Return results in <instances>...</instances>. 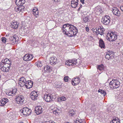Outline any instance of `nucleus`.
Returning a JSON list of instances; mask_svg holds the SVG:
<instances>
[{"instance_id": "1", "label": "nucleus", "mask_w": 123, "mask_h": 123, "mask_svg": "<svg viewBox=\"0 0 123 123\" xmlns=\"http://www.w3.org/2000/svg\"><path fill=\"white\" fill-rule=\"evenodd\" d=\"M62 30L64 34L70 37L76 35L78 32L75 27L73 25L68 24L63 25Z\"/></svg>"}, {"instance_id": "2", "label": "nucleus", "mask_w": 123, "mask_h": 123, "mask_svg": "<svg viewBox=\"0 0 123 123\" xmlns=\"http://www.w3.org/2000/svg\"><path fill=\"white\" fill-rule=\"evenodd\" d=\"M10 62L8 59H6L2 60L0 64V69L3 72H8L10 68Z\"/></svg>"}, {"instance_id": "3", "label": "nucleus", "mask_w": 123, "mask_h": 123, "mask_svg": "<svg viewBox=\"0 0 123 123\" xmlns=\"http://www.w3.org/2000/svg\"><path fill=\"white\" fill-rule=\"evenodd\" d=\"M15 3L17 5H19V6H16L15 8V11L20 12L24 11L25 8L24 6L22 5L25 3V0H15Z\"/></svg>"}, {"instance_id": "4", "label": "nucleus", "mask_w": 123, "mask_h": 123, "mask_svg": "<svg viewBox=\"0 0 123 123\" xmlns=\"http://www.w3.org/2000/svg\"><path fill=\"white\" fill-rule=\"evenodd\" d=\"M81 63L80 59L75 60L73 59L72 60H68L65 62V65L70 66V65L74 66L76 65L78 66Z\"/></svg>"}, {"instance_id": "5", "label": "nucleus", "mask_w": 123, "mask_h": 123, "mask_svg": "<svg viewBox=\"0 0 123 123\" xmlns=\"http://www.w3.org/2000/svg\"><path fill=\"white\" fill-rule=\"evenodd\" d=\"M120 82L117 80L113 79L110 82L109 86L110 88L112 89H115L118 87L120 85Z\"/></svg>"}, {"instance_id": "6", "label": "nucleus", "mask_w": 123, "mask_h": 123, "mask_svg": "<svg viewBox=\"0 0 123 123\" xmlns=\"http://www.w3.org/2000/svg\"><path fill=\"white\" fill-rule=\"evenodd\" d=\"M107 37L110 41H113L116 39L117 35L115 32H111L107 34Z\"/></svg>"}, {"instance_id": "7", "label": "nucleus", "mask_w": 123, "mask_h": 123, "mask_svg": "<svg viewBox=\"0 0 123 123\" xmlns=\"http://www.w3.org/2000/svg\"><path fill=\"white\" fill-rule=\"evenodd\" d=\"M22 114H23L25 115H29L31 113V111L29 108L27 107H24L20 111Z\"/></svg>"}, {"instance_id": "8", "label": "nucleus", "mask_w": 123, "mask_h": 123, "mask_svg": "<svg viewBox=\"0 0 123 123\" xmlns=\"http://www.w3.org/2000/svg\"><path fill=\"white\" fill-rule=\"evenodd\" d=\"M44 99L47 102L51 101L53 99V95L51 94H44Z\"/></svg>"}, {"instance_id": "9", "label": "nucleus", "mask_w": 123, "mask_h": 123, "mask_svg": "<svg viewBox=\"0 0 123 123\" xmlns=\"http://www.w3.org/2000/svg\"><path fill=\"white\" fill-rule=\"evenodd\" d=\"M16 99V103L19 105L22 104L24 101V98L22 95L17 96Z\"/></svg>"}, {"instance_id": "10", "label": "nucleus", "mask_w": 123, "mask_h": 123, "mask_svg": "<svg viewBox=\"0 0 123 123\" xmlns=\"http://www.w3.org/2000/svg\"><path fill=\"white\" fill-rule=\"evenodd\" d=\"M111 18L108 15H105L103 18V22L105 25H108L110 21Z\"/></svg>"}, {"instance_id": "11", "label": "nucleus", "mask_w": 123, "mask_h": 123, "mask_svg": "<svg viewBox=\"0 0 123 123\" xmlns=\"http://www.w3.org/2000/svg\"><path fill=\"white\" fill-rule=\"evenodd\" d=\"M26 81L25 78L22 77L19 80V85L20 87H23L25 86Z\"/></svg>"}, {"instance_id": "12", "label": "nucleus", "mask_w": 123, "mask_h": 123, "mask_svg": "<svg viewBox=\"0 0 123 123\" xmlns=\"http://www.w3.org/2000/svg\"><path fill=\"white\" fill-rule=\"evenodd\" d=\"M33 56L31 54H27L25 55L23 57V60L26 61H28L31 60L33 58Z\"/></svg>"}, {"instance_id": "13", "label": "nucleus", "mask_w": 123, "mask_h": 123, "mask_svg": "<svg viewBox=\"0 0 123 123\" xmlns=\"http://www.w3.org/2000/svg\"><path fill=\"white\" fill-rule=\"evenodd\" d=\"M112 12L113 13L117 16H120L121 15L120 12L118 9L116 7H113L112 8Z\"/></svg>"}, {"instance_id": "14", "label": "nucleus", "mask_w": 123, "mask_h": 123, "mask_svg": "<svg viewBox=\"0 0 123 123\" xmlns=\"http://www.w3.org/2000/svg\"><path fill=\"white\" fill-rule=\"evenodd\" d=\"M37 92L34 91L30 93V97L31 99L34 100H36L38 97Z\"/></svg>"}, {"instance_id": "15", "label": "nucleus", "mask_w": 123, "mask_h": 123, "mask_svg": "<svg viewBox=\"0 0 123 123\" xmlns=\"http://www.w3.org/2000/svg\"><path fill=\"white\" fill-rule=\"evenodd\" d=\"M51 109L52 111V112L56 115H59L61 112V110L58 109L57 107H55L54 108L53 107H51Z\"/></svg>"}, {"instance_id": "16", "label": "nucleus", "mask_w": 123, "mask_h": 123, "mask_svg": "<svg viewBox=\"0 0 123 123\" xmlns=\"http://www.w3.org/2000/svg\"><path fill=\"white\" fill-rule=\"evenodd\" d=\"M80 82V79L79 78L73 79L71 80V83L73 86H75L79 84Z\"/></svg>"}, {"instance_id": "17", "label": "nucleus", "mask_w": 123, "mask_h": 123, "mask_svg": "<svg viewBox=\"0 0 123 123\" xmlns=\"http://www.w3.org/2000/svg\"><path fill=\"white\" fill-rule=\"evenodd\" d=\"M35 112L37 115L41 113L42 112V108L41 106H37L35 107Z\"/></svg>"}, {"instance_id": "18", "label": "nucleus", "mask_w": 123, "mask_h": 123, "mask_svg": "<svg viewBox=\"0 0 123 123\" xmlns=\"http://www.w3.org/2000/svg\"><path fill=\"white\" fill-rule=\"evenodd\" d=\"M50 63L51 64H55L57 63V59L56 57H51L49 60Z\"/></svg>"}, {"instance_id": "19", "label": "nucleus", "mask_w": 123, "mask_h": 123, "mask_svg": "<svg viewBox=\"0 0 123 123\" xmlns=\"http://www.w3.org/2000/svg\"><path fill=\"white\" fill-rule=\"evenodd\" d=\"M33 84V81L31 80L27 81L25 86L27 89H30L32 87Z\"/></svg>"}, {"instance_id": "20", "label": "nucleus", "mask_w": 123, "mask_h": 123, "mask_svg": "<svg viewBox=\"0 0 123 123\" xmlns=\"http://www.w3.org/2000/svg\"><path fill=\"white\" fill-rule=\"evenodd\" d=\"M17 91V89L16 88H14L12 90L9 92H7L6 93L7 95L10 96H13L14 95Z\"/></svg>"}, {"instance_id": "21", "label": "nucleus", "mask_w": 123, "mask_h": 123, "mask_svg": "<svg viewBox=\"0 0 123 123\" xmlns=\"http://www.w3.org/2000/svg\"><path fill=\"white\" fill-rule=\"evenodd\" d=\"M94 30L97 33H98L101 35L102 32L104 31V28H101V27H99L95 29Z\"/></svg>"}, {"instance_id": "22", "label": "nucleus", "mask_w": 123, "mask_h": 123, "mask_svg": "<svg viewBox=\"0 0 123 123\" xmlns=\"http://www.w3.org/2000/svg\"><path fill=\"white\" fill-rule=\"evenodd\" d=\"M8 101V99L7 98H3L0 101V106H3Z\"/></svg>"}, {"instance_id": "23", "label": "nucleus", "mask_w": 123, "mask_h": 123, "mask_svg": "<svg viewBox=\"0 0 123 123\" xmlns=\"http://www.w3.org/2000/svg\"><path fill=\"white\" fill-rule=\"evenodd\" d=\"M33 14L36 18L38 16V8L36 7H34L33 10Z\"/></svg>"}, {"instance_id": "24", "label": "nucleus", "mask_w": 123, "mask_h": 123, "mask_svg": "<svg viewBox=\"0 0 123 123\" xmlns=\"http://www.w3.org/2000/svg\"><path fill=\"white\" fill-rule=\"evenodd\" d=\"M78 0H72L71 2V6L73 8H75L78 4Z\"/></svg>"}, {"instance_id": "25", "label": "nucleus", "mask_w": 123, "mask_h": 123, "mask_svg": "<svg viewBox=\"0 0 123 123\" xmlns=\"http://www.w3.org/2000/svg\"><path fill=\"white\" fill-rule=\"evenodd\" d=\"M18 23L17 22L13 21L11 25V27L13 28L16 29L17 28Z\"/></svg>"}, {"instance_id": "26", "label": "nucleus", "mask_w": 123, "mask_h": 123, "mask_svg": "<svg viewBox=\"0 0 123 123\" xmlns=\"http://www.w3.org/2000/svg\"><path fill=\"white\" fill-rule=\"evenodd\" d=\"M18 37L16 35H14L13 36L11 37L10 39H11V42H12L13 43H14L17 41L18 39Z\"/></svg>"}, {"instance_id": "27", "label": "nucleus", "mask_w": 123, "mask_h": 123, "mask_svg": "<svg viewBox=\"0 0 123 123\" xmlns=\"http://www.w3.org/2000/svg\"><path fill=\"white\" fill-rule=\"evenodd\" d=\"M95 12H97V14L101 13L102 12L101 9L99 6H98L95 8Z\"/></svg>"}, {"instance_id": "28", "label": "nucleus", "mask_w": 123, "mask_h": 123, "mask_svg": "<svg viewBox=\"0 0 123 123\" xmlns=\"http://www.w3.org/2000/svg\"><path fill=\"white\" fill-rule=\"evenodd\" d=\"M110 123H120V120L117 117L114 118L110 122Z\"/></svg>"}, {"instance_id": "29", "label": "nucleus", "mask_w": 123, "mask_h": 123, "mask_svg": "<svg viewBox=\"0 0 123 123\" xmlns=\"http://www.w3.org/2000/svg\"><path fill=\"white\" fill-rule=\"evenodd\" d=\"M99 45L101 48H105V43L102 39H100L99 40Z\"/></svg>"}, {"instance_id": "30", "label": "nucleus", "mask_w": 123, "mask_h": 123, "mask_svg": "<svg viewBox=\"0 0 123 123\" xmlns=\"http://www.w3.org/2000/svg\"><path fill=\"white\" fill-rule=\"evenodd\" d=\"M111 52H108L106 53V55H105V58L109 60L111 58V56H112V54H111Z\"/></svg>"}, {"instance_id": "31", "label": "nucleus", "mask_w": 123, "mask_h": 123, "mask_svg": "<svg viewBox=\"0 0 123 123\" xmlns=\"http://www.w3.org/2000/svg\"><path fill=\"white\" fill-rule=\"evenodd\" d=\"M97 69L100 71H102L104 70L105 68L104 65L103 64H101L98 66Z\"/></svg>"}, {"instance_id": "32", "label": "nucleus", "mask_w": 123, "mask_h": 123, "mask_svg": "<svg viewBox=\"0 0 123 123\" xmlns=\"http://www.w3.org/2000/svg\"><path fill=\"white\" fill-rule=\"evenodd\" d=\"M98 92L100 93L103 95V96H105L106 94V92L105 91L99 89Z\"/></svg>"}, {"instance_id": "33", "label": "nucleus", "mask_w": 123, "mask_h": 123, "mask_svg": "<svg viewBox=\"0 0 123 123\" xmlns=\"http://www.w3.org/2000/svg\"><path fill=\"white\" fill-rule=\"evenodd\" d=\"M74 123H83V122L81 119L77 118L74 120Z\"/></svg>"}, {"instance_id": "34", "label": "nucleus", "mask_w": 123, "mask_h": 123, "mask_svg": "<svg viewBox=\"0 0 123 123\" xmlns=\"http://www.w3.org/2000/svg\"><path fill=\"white\" fill-rule=\"evenodd\" d=\"M35 64L38 67H41L42 66V64L40 61H37Z\"/></svg>"}, {"instance_id": "35", "label": "nucleus", "mask_w": 123, "mask_h": 123, "mask_svg": "<svg viewBox=\"0 0 123 123\" xmlns=\"http://www.w3.org/2000/svg\"><path fill=\"white\" fill-rule=\"evenodd\" d=\"M44 69L45 71H50V67L48 66H47L44 68Z\"/></svg>"}, {"instance_id": "36", "label": "nucleus", "mask_w": 123, "mask_h": 123, "mask_svg": "<svg viewBox=\"0 0 123 123\" xmlns=\"http://www.w3.org/2000/svg\"><path fill=\"white\" fill-rule=\"evenodd\" d=\"M69 115L70 116H72L75 114V112L73 110H71L69 111Z\"/></svg>"}, {"instance_id": "37", "label": "nucleus", "mask_w": 123, "mask_h": 123, "mask_svg": "<svg viewBox=\"0 0 123 123\" xmlns=\"http://www.w3.org/2000/svg\"><path fill=\"white\" fill-rule=\"evenodd\" d=\"M61 1V0H52L53 2L54 3L57 4L59 3Z\"/></svg>"}, {"instance_id": "38", "label": "nucleus", "mask_w": 123, "mask_h": 123, "mask_svg": "<svg viewBox=\"0 0 123 123\" xmlns=\"http://www.w3.org/2000/svg\"><path fill=\"white\" fill-rule=\"evenodd\" d=\"M69 78L68 76H66L64 78V80L65 82H67L68 81Z\"/></svg>"}, {"instance_id": "39", "label": "nucleus", "mask_w": 123, "mask_h": 123, "mask_svg": "<svg viewBox=\"0 0 123 123\" xmlns=\"http://www.w3.org/2000/svg\"><path fill=\"white\" fill-rule=\"evenodd\" d=\"M83 22L85 23L87 22L88 21V18L87 17H86L83 18Z\"/></svg>"}, {"instance_id": "40", "label": "nucleus", "mask_w": 123, "mask_h": 123, "mask_svg": "<svg viewBox=\"0 0 123 123\" xmlns=\"http://www.w3.org/2000/svg\"><path fill=\"white\" fill-rule=\"evenodd\" d=\"M60 99L61 101H65L66 100V98L65 97L63 96L60 98Z\"/></svg>"}, {"instance_id": "41", "label": "nucleus", "mask_w": 123, "mask_h": 123, "mask_svg": "<svg viewBox=\"0 0 123 123\" xmlns=\"http://www.w3.org/2000/svg\"><path fill=\"white\" fill-rule=\"evenodd\" d=\"M6 39L5 37H3L2 38V41L3 43H5L6 41Z\"/></svg>"}, {"instance_id": "42", "label": "nucleus", "mask_w": 123, "mask_h": 123, "mask_svg": "<svg viewBox=\"0 0 123 123\" xmlns=\"http://www.w3.org/2000/svg\"><path fill=\"white\" fill-rule=\"evenodd\" d=\"M84 0H80V1L81 3H82L83 4H84Z\"/></svg>"}, {"instance_id": "43", "label": "nucleus", "mask_w": 123, "mask_h": 123, "mask_svg": "<svg viewBox=\"0 0 123 123\" xmlns=\"http://www.w3.org/2000/svg\"><path fill=\"white\" fill-rule=\"evenodd\" d=\"M86 30L87 31H89V28L87 27H86Z\"/></svg>"}, {"instance_id": "44", "label": "nucleus", "mask_w": 123, "mask_h": 123, "mask_svg": "<svg viewBox=\"0 0 123 123\" xmlns=\"http://www.w3.org/2000/svg\"><path fill=\"white\" fill-rule=\"evenodd\" d=\"M120 8L121 10L123 11V6L121 7Z\"/></svg>"}, {"instance_id": "45", "label": "nucleus", "mask_w": 123, "mask_h": 123, "mask_svg": "<svg viewBox=\"0 0 123 123\" xmlns=\"http://www.w3.org/2000/svg\"><path fill=\"white\" fill-rule=\"evenodd\" d=\"M50 122H45L42 123H49Z\"/></svg>"}, {"instance_id": "46", "label": "nucleus", "mask_w": 123, "mask_h": 123, "mask_svg": "<svg viewBox=\"0 0 123 123\" xmlns=\"http://www.w3.org/2000/svg\"><path fill=\"white\" fill-rule=\"evenodd\" d=\"M20 28L21 29H24V27H23V26H21Z\"/></svg>"}, {"instance_id": "47", "label": "nucleus", "mask_w": 123, "mask_h": 123, "mask_svg": "<svg viewBox=\"0 0 123 123\" xmlns=\"http://www.w3.org/2000/svg\"><path fill=\"white\" fill-rule=\"evenodd\" d=\"M49 123H55V122H50Z\"/></svg>"}]
</instances>
